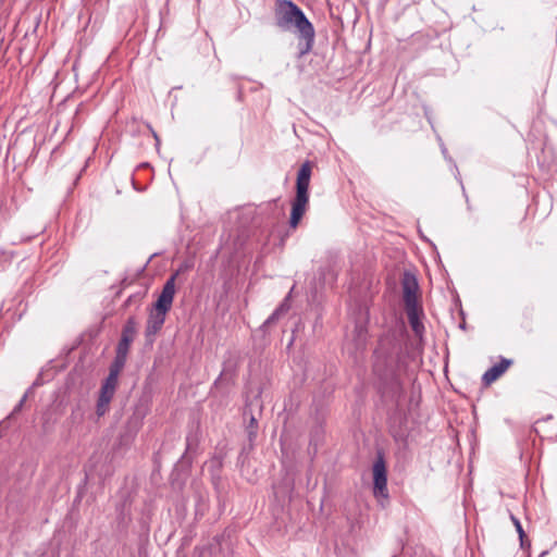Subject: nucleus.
Listing matches in <instances>:
<instances>
[{"instance_id":"1","label":"nucleus","mask_w":557,"mask_h":557,"mask_svg":"<svg viewBox=\"0 0 557 557\" xmlns=\"http://www.w3.org/2000/svg\"><path fill=\"white\" fill-rule=\"evenodd\" d=\"M275 24L285 32L296 30L299 37L305 40V47L300 54L308 53L314 42L313 25L306 17L304 12L290 0H277L274 10Z\"/></svg>"},{"instance_id":"2","label":"nucleus","mask_w":557,"mask_h":557,"mask_svg":"<svg viewBox=\"0 0 557 557\" xmlns=\"http://www.w3.org/2000/svg\"><path fill=\"white\" fill-rule=\"evenodd\" d=\"M401 351L400 343L395 337L386 336L381 338L374 352V372L382 379L394 380L397 387L400 386L399 382L396 380V371L400 364Z\"/></svg>"},{"instance_id":"3","label":"nucleus","mask_w":557,"mask_h":557,"mask_svg":"<svg viewBox=\"0 0 557 557\" xmlns=\"http://www.w3.org/2000/svg\"><path fill=\"white\" fill-rule=\"evenodd\" d=\"M177 275L178 272L174 273L166 280L158 300L149 312L145 334L151 342L153 336L162 329L166 313L171 310L175 295V280Z\"/></svg>"},{"instance_id":"4","label":"nucleus","mask_w":557,"mask_h":557,"mask_svg":"<svg viewBox=\"0 0 557 557\" xmlns=\"http://www.w3.org/2000/svg\"><path fill=\"white\" fill-rule=\"evenodd\" d=\"M311 163L306 161L300 166L296 182V197L292 205L289 225L296 228L304 216L309 202V183L311 177Z\"/></svg>"},{"instance_id":"5","label":"nucleus","mask_w":557,"mask_h":557,"mask_svg":"<svg viewBox=\"0 0 557 557\" xmlns=\"http://www.w3.org/2000/svg\"><path fill=\"white\" fill-rule=\"evenodd\" d=\"M373 494L379 497H387V470L382 455H379L373 463Z\"/></svg>"},{"instance_id":"6","label":"nucleus","mask_w":557,"mask_h":557,"mask_svg":"<svg viewBox=\"0 0 557 557\" xmlns=\"http://www.w3.org/2000/svg\"><path fill=\"white\" fill-rule=\"evenodd\" d=\"M401 287L405 308L420 306L418 297L419 285L413 274L408 272L404 274Z\"/></svg>"},{"instance_id":"7","label":"nucleus","mask_w":557,"mask_h":557,"mask_svg":"<svg viewBox=\"0 0 557 557\" xmlns=\"http://www.w3.org/2000/svg\"><path fill=\"white\" fill-rule=\"evenodd\" d=\"M137 333V321L134 317H129L123 326L121 339L117 344L116 350L127 354L132 342L134 341Z\"/></svg>"},{"instance_id":"8","label":"nucleus","mask_w":557,"mask_h":557,"mask_svg":"<svg viewBox=\"0 0 557 557\" xmlns=\"http://www.w3.org/2000/svg\"><path fill=\"white\" fill-rule=\"evenodd\" d=\"M512 364L511 359L500 358L499 362L491 367L482 376L484 385L488 386L498 380Z\"/></svg>"},{"instance_id":"9","label":"nucleus","mask_w":557,"mask_h":557,"mask_svg":"<svg viewBox=\"0 0 557 557\" xmlns=\"http://www.w3.org/2000/svg\"><path fill=\"white\" fill-rule=\"evenodd\" d=\"M116 389L102 385L97 401L96 412L98 417L104 416L109 410V405Z\"/></svg>"},{"instance_id":"10","label":"nucleus","mask_w":557,"mask_h":557,"mask_svg":"<svg viewBox=\"0 0 557 557\" xmlns=\"http://www.w3.org/2000/svg\"><path fill=\"white\" fill-rule=\"evenodd\" d=\"M405 310L412 331L416 335H421L424 330V326L420 321V314L422 313L421 307H409L405 308Z\"/></svg>"},{"instance_id":"11","label":"nucleus","mask_w":557,"mask_h":557,"mask_svg":"<svg viewBox=\"0 0 557 557\" xmlns=\"http://www.w3.org/2000/svg\"><path fill=\"white\" fill-rule=\"evenodd\" d=\"M126 359H127V354L116 350V356L114 358L113 363L110 367V371H116V373L120 374L121 370L125 366Z\"/></svg>"},{"instance_id":"12","label":"nucleus","mask_w":557,"mask_h":557,"mask_svg":"<svg viewBox=\"0 0 557 557\" xmlns=\"http://www.w3.org/2000/svg\"><path fill=\"white\" fill-rule=\"evenodd\" d=\"M510 519H511V521H512V523H513V525H515V528H516V530H517V532L519 534V540H520L521 547H523L524 543H525L527 535H525V532H524V530H523V528L521 525V522L513 515H510Z\"/></svg>"},{"instance_id":"13","label":"nucleus","mask_w":557,"mask_h":557,"mask_svg":"<svg viewBox=\"0 0 557 557\" xmlns=\"http://www.w3.org/2000/svg\"><path fill=\"white\" fill-rule=\"evenodd\" d=\"M117 377L119 374L116 373V371H110L109 375L107 376L102 385L116 389Z\"/></svg>"},{"instance_id":"14","label":"nucleus","mask_w":557,"mask_h":557,"mask_svg":"<svg viewBox=\"0 0 557 557\" xmlns=\"http://www.w3.org/2000/svg\"><path fill=\"white\" fill-rule=\"evenodd\" d=\"M257 429H258V422L256 420V418L253 416L250 417V421H249V424L247 426V431H248V435H249V440H252V437L256 436L257 434Z\"/></svg>"},{"instance_id":"15","label":"nucleus","mask_w":557,"mask_h":557,"mask_svg":"<svg viewBox=\"0 0 557 557\" xmlns=\"http://www.w3.org/2000/svg\"><path fill=\"white\" fill-rule=\"evenodd\" d=\"M290 308L289 295L284 298L282 304L275 309L281 315L285 314Z\"/></svg>"},{"instance_id":"16","label":"nucleus","mask_w":557,"mask_h":557,"mask_svg":"<svg viewBox=\"0 0 557 557\" xmlns=\"http://www.w3.org/2000/svg\"><path fill=\"white\" fill-rule=\"evenodd\" d=\"M282 315L274 310V312L264 321L263 326L268 327L272 324H274Z\"/></svg>"},{"instance_id":"17","label":"nucleus","mask_w":557,"mask_h":557,"mask_svg":"<svg viewBox=\"0 0 557 557\" xmlns=\"http://www.w3.org/2000/svg\"><path fill=\"white\" fill-rule=\"evenodd\" d=\"M133 421H134L135 430H138V428L140 426V419L139 418H132L129 420V423H133Z\"/></svg>"},{"instance_id":"18","label":"nucleus","mask_w":557,"mask_h":557,"mask_svg":"<svg viewBox=\"0 0 557 557\" xmlns=\"http://www.w3.org/2000/svg\"><path fill=\"white\" fill-rule=\"evenodd\" d=\"M149 128H150V131H151V133H152V135H153V138H154V139H156V141H157V145H159L160 139H159L158 134H157V133H156V132H154L150 126H149Z\"/></svg>"}]
</instances>
